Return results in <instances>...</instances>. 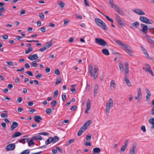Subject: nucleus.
<instances>
[{"label":"nucleus","instance_id":"obj_1","mask_svg":"<svg viewBox=\"0 0 154 154\" xmlns=\"http://www.w3.org/2000/svg\"><path fill=\"white\" fill-rule=\"evenodd\" d=\"M114 41L118 45L121 46L123 49L129 55L131 56L133 55L134 52L131 47L126 44L123 43L122 41L116 39H114Z\"/></svg>","mask_w":154,"mask_h":154},{"label":"nucleus","instance_id":"obj_2","mask_svg":"<svg viewBox=\"0 0 154 154\" xmlns=\"http://www.w3.org/2000/svg\"><path fill=\"white\" fill-rule=\"evenodd\" d=\"M89 72L91 76H93L94 79H95L97 77L98 75L97 71L98 70V68L96 67L94 68V73H93L92 72L93 68L91 65H88Z\"/></svg>","mask_w":154,"mask_h":154},{"label":"nucleus","instance_id":"obj_3","mask_svg":"<svg viewBox=\"0 0 154 154\" xmlns=\"http://www.w3.org/2000/svg\"><path fill=\"white\" fill-rule=\"evenodd\" d=\"M95 21L97 24L104 30H106L107 28L105 23L103 21L98 18H95Z\"/></svg>","mask_w":154,"mask_h":154},{"label":"nucleus","instance_id":"obj_4","mask_svg":"<svg viewBox=\"0 0 154 154\" xmlns=\"http://www.w3.org/2000/svg\"><path fill=\"white\" fill-rule=\"evenodd\" d=\"M114 104L113 101L111 98H110L108 102H107L106 104V114L108 115L109 112V110L110 108L112 107Z\"/></svg>","mask_w":154,"mask_h":154},{"label":"nucleus","instance_id":"obj_5","mask_svg":"<svg viewBox=\"0 0 154 154\" xmlns=\"http://www.w3.org/2000/svg\"><path fill=\"white\" fill-rule=\"evenodd\" d=\"M115 18L116 20V22L118 24V26L120 28L125 26V23L122 20L121 17L118 14H116Z\"/></svg>","mask_w":154,"mask_h":154},{"label":"nucleus","instance_id":"obj_6","mask_svg":"<svg viewBox=\"0 0 154 154\" xmlns=\"http://www.w3.org/2000/svg\"><path fill=\"white\" fill-rule=\"evenodd\" d=\"M95 42L96 43L102 46H104L107 45L106 42L101 38H96L95 39Z\"/></svg>","mask_w":154,"mask_h":154},{"label":"nucleus","instance_id":"obj_7","mask_svg":"<svg viewBox=\"0 0 154 154\" xmlns=\"http://www.w3.org/2000/svg\"><path fill=\"white\" fill-rule=\"evenodd\" d=\"M140 20L142 22L146 23L152 24L153 23L152 20L143 16H140Z\"/></svg>","mask_w":154,"mask_h":154},{"label":"nucleus","instance_id":"obj_8","mask_svg":"<svg viewBox=\"0 0 154 154\" xmlns=\"http://www.w3.org/2000/svg\"><path fill=\"white\" fill-rule=\"evenodd\" d=\"M129 63L128 62H126L125 64V77H127L129 74Z\"/></svg>","mask_w":154,"mask_h":154},{"label":"nucleus","instance_id":"obj_9","mask_svg":"<svg viewBox=\"0 0 154 154\" xmlns=\"http://www.w3.org/2000/svg\"><path fill=\"white\" fill-rule=\"evenodd\" d=\"M128 143V140L126 139L124 141V144L120 148V153H122L124 152L127 146Z\"/></svg>","mask_w":154,"mask_h":154},{"label":"nucleus","instance_id":"obj_10","mask_svg":"<svg viewBox=\"0 0 154 154\" xmlns=\"http://www.w3.org/2000/svg\"><path fill=\"white\" fill-rule=\"evenodd\" d=\"M15 146L14 144L11 143L7 145L5 148L7 151L13 150L15 149Z\"/></svg>","mask_w":154,"mask_h":154},{"label":"nucleus","instance_id":"obj_11","mask_svg":"<svg viewBox=\"0 0 154 154\" xmlns=\"http://www.w3.org/2000/svg\"><path fill=\"white\" fill-rule=\"evenodd\" d=\"M91 103L89 99H88L87 103H86V106L87 107L85 110V112L86 113H88V112L91 109Z\"/></svg>","mask_w":154,"mask_h":154},{"label":"nucleus","instance_id":"obj_12","mask_svg":"<svg viewBox=\"0 0 154 154\" xmlns=\"http://www.w3.org/2000/svg\"><path fill=\"white\" fill-rule=\"evenodd\" d=\"M132 11L139 15H143L145 14V13L140 9H134L132 10Z\"/></svg>","mask_w":154,"mask_h":154},{"label":"nucleus","instance_id":"obj_13","mask_svg":"<svg viewBox=\"0 0 154 154\" xmlns=\"http://www.w3.org/2000/svg\"><path fill=\"white\" fill-rule=\"evenodd\" d=\"M140 25L142 28V32L145 33H147L148 30L147 26L146 25L143 24H141Z\"/></svg>","mask_w":154,"mask_h":154},{"label":"nucleus","instance_id":"obj_14","mask_svg":"<svg viewBox=\"0 0 154 154\" xmlns=\"http://www.w3.org/2000/svg\"><path fill=\"white\" fill-rule=\"evenodd\" d=\"M18 124L16 122H12V124L11 127V131H13L15 128L18 126Z\"/></svg>","mask_w":154,"mask_h":154},{"label":"nucleus","instance_id":"obj_15","mask_svg":"<svg viewBox=\"0 0 154 154\" xmlns=\"http://www.w3.org/2000/svg\"><path fill=\"white\" fill-rule=\"evenodd\" d=\"M116 12L120 15L122 16L124 15V13L122 9L118 6L116 9Z\"/></svg>","mask_w":154,"mask_h":154},{"label":"nucleus","instance_id":"obj_16","mask_svg":"<svg viewBox=\"0 0 154 154\" xmlns=\"http://www.w3.org/2000/svg\"><path fill=\"white\" fill-rule=\"evenodd\" d=\"M33 117L34 121L38 123L40 122V121L42 120L41 117L39 115H35Z\"/></svg>","mask_w":154,"mask_h":154},{"label":"nucleus","instance_id":"obj_17","mask_svg":"<svg viewBox=\"0 0 154 154\" xmlns=\"http://www.w3.org/2000/svg\"><path fill=\"white\" fill-rule=\"evenodd\" d=\"M38 58V56L36 54L30 55L28 57V58L30 60H34Z\"/></svg>","mask_w":154,"mask_h":154},{"label":"nucleus","instance_id":"obj_18","mask_svg":"<svg viewBox=\"0 0 154 154\" xmlns=\"http://www.w3.org/2000/svg\"><path fill=\"white\" fill-rule=\"evenodd\" d=\"M86 129V128H85L82 126L79 129V130L78 132L77 135L78 136H81Z\"/></svg>","mask_w":154,"mask_h":154},{"label":"nucleus","instance_id":"obj_19","mask_svg":"<svg viewBox=\"0 0 154 154\" xmlns=\"http://www.w3.org/2000/svg\"><path fill=\"white\" fill-rule=\"evenodd\" d=\"M149 122L151 123L152 126L151 127V129L152 130L154 129V118H151L148 120Z\"/></svg>","mask_w":154,"mask_h":154},{"label":"nucleus","instance_id":"obj_20","mask_svg":"<svg viewBox=\"0 0 154 154\" xmlns=\"http://www.w3.org/2000/svg\"><path fill=\"white\" fill-rule=\"evenodd\" d=\"M116 83L114 80H112L110 82V88L111 89H114L116 86Z\"/></svg>","mask_w":154,"mask_h":154},{"label":"nucleus","instance_id":"obj_21","mask_svg":"<svg viewBox=\"0 0 154 154\" xmlns=\"http://www.w3.org/2000/svg\"><path fill=\"white\" fill-rule=\"evenodd\" d=\"M17 142L25 143L26 142H28V139L27 138L21 139L18 140Z\"/></svg>","mask_w":154,"mask_h":154},{"label":"nucleus","instance_id":"obj_22","mask_svg":"<svg viewBox=\"0 0 154 154\" xmlns=\"http://www.w3.org/2000/svg\"><path fill=\"white\" fill-rule=\"evenodd\" d=\"M98 86L97 84H96L94 88V96H96L97 94L98 90Z\"/></svg>","mask_w":154,"mask_h":154},{"label":"nucleus","instance_id":"obj_23","mask_svg":"<svg viewBox=\"0 0 154 154\" xmlns=\"http://www.w3.org/2000/svg\"><path fill=\"white\" fill-rule=\"evenodd\" d=\"M124 80L125 81L126 84L129 87L131 86V84L130 82L129 81V79H128L127 77H125L124 78Z\"/></svg>","mask_w":154,"mask_h":154},{"label":"nucleus","instance_id":"obj_24","mask_svg":"<svg viewBox=\"0 0 154 154\" xmlns=\"http://www.w3.org/2000/svg\"><path fill=\"white\" fill-rule=\"evenodd\" d=\"M22 134L18 131L15 132L12 135V137L13 138L16 137L21 136L22 135Z\"/></svg>","mask_w":154,"mask_h":154},{"label":"nucleus","instance_id":"obj_25","mask_svg":"<svg viewBox=\"0 0 154 154\" xmlns=\"http://www.w3.org/2000/svg\"><path fill=\"white\" fill-rule=\"evenodd\" d=\"M91 121L90 120H89L87 122H86L82 127L84 128H86V129L87 128V127L89 126L91 123Z\"/></svg>","mask_w":154,"mask_h":154},{"label":"nucleus","instance_id":"obj_26","mask_svg":"<svg viewBox=\"0 0 154 154\" xmlns=\"http://www.w3.org/2000/svg\"><path fill=\"white\" fill-rule=\"evenodd\" d=\"M101 151L100 149L98 147H95L93 149L92 151L93 154H96V153H99Z\"/></svg>","mask_w":154,"mask_h":154},{"label":"nucleus","instance_id":"obj_27","mask_svg":"<svg viewBox=\"0 0 154 154\" xmlns=\"http://www.w3.org/2000/svg\"><path fill=\"white\" fill-rule=\"evenodd\" d=\"M145 37L146 38L148 41L151 44H152L153 42H154V41L151 39L149 36H148L147 35H146L145 36Z\"/></svg>","mask_w":154,"mask_h":154},{"label":"nucleus","instance_id":"obj_28","mask_svg":"<svg viewBox=\"0 0 154 154\" xmlns=\"http://www.w3.org/2000/svg\"><path fill=\"white\" fill-rule=\"evenodd\" d=\"M119 67L120 70L121 71H123L124 70V66L123 64L122 61H120L119 63Z\"/></svg>","mask_w":154,"mask_h":154},{"label":"nucleus","instance_id":"obj_29","mask_svg":"<svg viewBox=\"0 0 154 154\" xmlns=\"http://www.w3.org/2000/svg\"><path fill=\"white\" fill-rule=\"evenodd\" d=\"M53 139L52 137H49L48 139L45 141V143L46 145L50 144L51 142L53 141Z\"/></svg>","mask_w":154,"mask_h":154},{"label":"nucleus","instance_id":"obj_30","mask_svg":"<svg viewBox=\"0 0 154 154\" xmlns=\"http://www.w3.org/2000/svg\"><path fill=\"white\" fill-rule=\"evenodd\" d=\"M137 143L136 142L133 143L132 147V149L130 150V151L135 152V149L137 146Z\"/></svg>","mask_w":154,"mask_h":154},{"label":"nucleus","instance_id":"obj_31","mask_svg":"<svg viewBox=\"0 0 154 154\" xmlns=\"http://www.w3.org/2000/svg\"><path fill=\"white\" fill-rule=\"evenodd\" d=\"M100 13L102 14V15H103L106 18V19L108 20L109 21H110L112 23H113L114 21L111 18H109L108 16L106 15L103 14V13H102L101 12H100Z\"/></svg>","mask_w":154,"mask_h":154},{"label":"nucleus","instance_id":"obj_32","mask_svg":"<svg viewBox=\"0 0 154 154\" xmlns=\"http://www.w3.org/2000/svg\"><path fill=\"white\" fill-rule=\"evenodd\" d=\"M102 52L104 54L106 55H108L109 54V51L107 49H102Z\"/></svg>","mask_w":154,"mask_h":154},{"label":"nucleus","instance_id":"obj_33","mask_svg":"<svg viewBox=\"0 0 154 154\" xmlns=\"http://www.w3.org/2000/svg\"><path fill=\"white\" fill-rule=\"evenodd\" d=\"M131 25L135 28H137L139 26V24L138 22L136 21L131 24Z\"/></svg>","mask_w":154,"mask_h":154},{"label":"nucleus","instance_id":"obj_34","mask_svg":"<svg viewBox=\"0 0 154 154\" xmlns=\"http://www.w3.org/2000/svg\"><path fill=\"white\" fill-rule=\"evenodd\" d=\"M32 138L34 140H41L42 139V138L41 136H33L32 137Z\"/></svg>","mask_w":154,"mask_h":154},{"label":"nucleus","instance_id":"obj_35","mask_svg":"<svg viewBox=\"0 0 154 154\" xmlns=\"http://www.w3.org/2000/svg\"><path fill=\"white\" fill-rule=\"evenodd\" d=\"M76 86V85H72L71 87L72 88L70 89V91L73 93H75L76 92V90L75 88H74Z\"/></svg>","mask_w":154,"mask_h":154},{"label":"nucleus","instance_id":"obj_36","mask_svg":"<svg viewBox=\"0 0 154 154\" xmlns=\"http://www.w3.org/2000/svg\"><path fill=\"white\" fill-rule=\"evenodd\" d=\"M137 96L141 98L142 97L141 90L140 88H139L137 92Z\"/></svg>","mask_w":154,"mask_h":154},{"label":"nucleus","instance_id":"obj_37","mask_svg":"<svg viewBox=\"0 0 154 154\" xmlns=\"http://www.w3.org/2000/svg\"><path fill=\"white\" fill-rule=\"evenodd\" d=\"M152 104L153 106L151 110V113L152 115L154 116V100L152 101Z\"/></svg>","mask_w":154,"mask_h":154},{"label":"nucleus","instance_id":"obj_38","mask_svg":"<svg viewBox=\"0 0 154 154\" xmlns=\"http://www.w3.org/2000/svg\"><path fill=\"white\" fill-rule=\"evenodd\" d=\"M52 43L51 42H47L46 43V45L45 46H46V48H47V49L51 47L52 46Z\"/></svg>","mask_w":154,"mask_h":154},{"label":"nucleus","instance_id":"obj_39","mask_svg":"<svg viewBox=\"0 0 154 154\" xmlns=\"http://www.w3.org/2000/svg\"><path fill=\"white\" fill-rule=\"evenodd\" d=\"M52 139L53 140V143H54L59 140V138L57 136H55L54 138L52 137Z\"/></svg>","mask_w":154,"mask_h":154},{"label":"nucleus","instance_id":"obj_40","mask_svg":"<svg viewBox=\"0 0 154 154\" xmlns=\"http://www.w3.org/2000/svg\"><path fill=\"white\" fill-rule=\"evenodd\" d=\"M74 141V139H72L69 140H68V141L66 143V146H68L70 145L71 143H73Z\"/></svg>","mask_w":154,"mask_h":154},{"label":"nucleus","instance_id":"obj_41","mask_svg":"<svg viewBox=\"0 0 154 154\" xmlns=\"http://www.w3.org/2000/svg\"><path fill=\"white\" fill-rule=\"evenodd\" d=\"M58 5H59L60 7L61 8H63L64 5V3L62 1H60L58 2Z\"/></svg>","mask_w":154,"mask_h":154},{"label":"nucleus","instance_id":"obj_42","mask_svg":"<svg viewBox=\"0 0 154 154\" xmlns=\"http://www.w3.org/2000/svg\"><path fill=\"white\" fill-rule=\"evenodd\" d=\"M33 50V48H29L27 49L25 51V53L26 54H28L30 52L32 51Z\"/></svg>","mask_w":154,"mask_h":154},{"label":"nucleus","instance_id":"obj_43","mask_svg":"<svg viewBox=\"0 0 154 154\" xmlns=\"http://www.w3.org/2000/svg\"><path fill=\"white\" fill-rule=\"evenodd\" d=\"M29 150L27 149L22 151L20 154H29Z\"/></svg>","mask_w":154,"mask_h":154},{"label":"nucleus","instance_id":"obj_44","mask_svg":"<svg viewBox=\"0 0 154 154\" xmlns=\"http://www.w3.org/2000/svg\"><path fill=\"white\" fill-rule=\"evenodd\" d=\"M110 4V6L112 8H115V9H116L118 7L117 5L113 4V2L111 3Z\"/></svg>","mask_w":154,"mask_h":154},{"label":"nucleus","instance_id":"obj_45","mask_svg":"<svg viewBox=\"0 0 154 154\" xmlns=\"http://www.w3.org/2000/svg\"><path fill=\"white\" fill-rule=\"evenodd\" d=\"M33 139L32 138V139H31L28 142V145L29 146H31V145H34V143L33 141Z\"/></svg>","mask_w":154,"mask_h":154},{"label":"nucleus","instance_id":"obj_46","mask_svg":"<svg viewBox=\"0 0 154 154\" xmlns=\"http://www.w3.org/2000/svg\"><path fill=\"white\" fill-rule=\"evenodd\" d=\"M39 135H49V134L46 132H41L38 134Z\"/></svg>","mask_w":154,"mask_h":154},{"label":"nucleus","instance_id":"obj_47","mask_svg":"<svg viewBox=\"0 0 154 154\" xmlns=\"http://www.w3.org/2000/svg\"><path fill=\"white\" fill-rule=\"evenodd\" d=\"M47 49V48H46V46H44L43 47H42V48H40L39 49V51L42 52L45 50H46Z\"/></svg>","mask_w":154,"mask_h":154},{"label":"nucleus","instance_id":"obj_48","mask_svg":"<svg viewBox=\"0 0 154 154\" xmlns=\"http://www.w3.org/2000/svg\"><path fill=\"white\" fill-rule=\"evenodd\" d=\"M61 79L60 78L59 79L57 78V81L55 82L56 85H57L58 84H59L61 82Z\"/></svg>","mask_w":154,"mask_h":154},{"label":"nucleus","instance_id":"obj_49","mask_svg":"<svg viewBox=\"0 0 154 154\" xmlns=\"http://www.w3.org/2000/svg\"><path fill=\"white\" fill-rule=\"evenodd\" d=\"M58 90H56L54 91V97H57L58 94Z\"/></svg>","mask_w":154,"mask_h":154},{"label":"nucleus","instance_id":"obj_50","mask_svg":"<svg viewBox=\"0 0 154 154\" xmlns=\"http://www.w3.org/2000/svg\"><path fill=\"white\" fill-rule=\"evenodd\" d=\"M31 65L34 67H35L37 66V64L35 61H33L31 63Z\"/></svg>","mask_w":154,"mask_h":154},{"label":"nucleus","instance_id":"obj_51","mask_svg":"<svg viewBox=\"0 0 154 154\" xmlns=\"http://www.w3.org/2000/svg\"><path fill=\"white\" fill-rule=\"evenodd\" d=\"M56 149L57 151L59 152L60 153H62L63 152L62 151V149L60 148L59 147H57L56 148Z\"/></svg>","mask_w":154,"mask_h":154},{"label":"nucleus","instance_id":"obj_52","mask_svg":"<svg viewBox=\"0 0 154 154\" xmlns=\"http://www.w3.org/2000/svg\"><path fill=\"white\" fill-rule=\"evenodd\" d=\"M86 139L87 140H90L91 139V136L90 134L87 135Z\"/></svg>","mask_w":154,"mask_h":154},{"label":"nucleus","instance_id":"obj_53","mask_svg":"<svg viewBox=\"0 0 154 154\" xmlns=\"http://www.w3.org/2000/svg\"><path fill=\"white\" fill-rule=\"evenodd\" d=\"M77 109V106L75 105H74L70 108V109L72 111L76 110Z\"/></svg>","mask_w":154,"mask_h":154},{"label":"nucleus","instance_id":"obj_54","mask_svg":"<svg viewBox=\"0 0 154 154\" xmlns=\"http://www.w3.org/2000/svg\"><path fill=\"white\" fill-rule=\"evenodd\" d=\"M7 65L9 66H11L13 64V62L11 61H7L6 62Z\"/></svg>","mask_w":154,"mask_h":154},{"label":"nucleus","instance_id":"obj_55","mask_svg":"<svg viewBox=\"0 0 154 154\" xmlns=\"http://www.w3.org/2000/svg\"><path fill=\"white\" fill-rule=\"evenodd\" d=\"M57 102L55 100H54L51 103V105L52 106H54L56 104Z\"/></svg>","mask_w":154,"mask_h":154},{"label":"nucleus","instance_id":"obj_56","mask_svg":"<svg viewBox=\"0 0 154 154\" xmlns=\"http://www.w3.org/2000/svg\"><path fill=\"white\" fill-rule=\"evenodd\" d=\"M1 116L2 118H8V115L7 114L2 113L1 114Z\"/></svg>","mask_w":154,"mask_h":154},{"label":"nucleus","instance_id":"obj_57","mask_svg":"<svg viewBox=\"0 0 154 154\" xmlns=\"http://www.w3.org/2000/svg\"><path fill=\"white\" fill-rule=\"evenodd\" d=\"M151 94H147L146 96V100L147 101H149L150 100V97Z\"/></svg>","mask_w":154,"mask_h":154},{"label":"nucleus","instance_id":"obj_58","mask_svg":"<svg viewBox=\"0 0 154 154\" xmlns=\"http://www.w3.org/2000/svg\"><path fill=\"white\" fill-rule=\"evenodd\" d=\"M46 112L47 114L50 113L51 112V109L50 108H47L46 110Z\"/></svg>","mask_w":154,"mask_h":154},{"label":"nucleus","instance_id":"obj_59","mask_svg":"<svg viewBox=\"0 0 154 154\" xmlns=\"http://www.w3.org/2000/svg\"><path fill=\"white\" fill-rule=\"evenodd\" d=\"M62 100L63 101H65L66 99V95L65 94H62Z\"/></svg>","mask_w":154,"mask_h":154},{"label":"nucleus","instance_id":"obj_60","mask_svg":"<svg viewBox=\"0 0 154 154\" xmlns=\"http://www.w3.org/2000/svg\"><path fill=\"white\" fill-rule=\"evenodd\" d=\"M26 73L30 76H33V74L31 71H27L26 72Z\"/></svg>","mask_w":154,"mask_h":154},{"label":"nucleus","instance_id":"obj_61","mask_svg":"<svg viewBox=\"0 0 154 154\" xmlns=\"http://www.w3.org/2000/svg\"><path fill=\"white\" fill-rule=\"evenodd\" d=\"M23 99L21 97H18L17 100V101H18L19 103H20L22 100Z\"/></svg>","mask_w":154,"mask_h":154},{"label":"nucleus","instance_id":"obj_62","mask_svg":"<svg viewBox=\"0 0 154 154\" xmlns=\"http://www.w3.org/2000/svg\"><path fill=\"white\" fill-rule=\"evenodd\" d=\"M39 15L40 17L41 18H44V14L42 13H40L39 14Z\"/></svg>","mask_w":154,"mask_h":154},{"label":"nucleus","instance_id":"obj_63","mask_svg":"<svg viewBox=\"0 0 154 154\" xmlns=\"http://www.w3.org/2000/svg\"><path fill=\"white\" fill-rule=\"evenodd\" d=\"M55 73L58 75H59L60 74V72L58 69H55Z\"/></svg>","mask_w":154,"mask_h":154},{"label":"nucleus","instance_id":"obj_64","mask_svg":"<svg viewBox=\"0 0 154 154\" xmlns=\"http://www.w3.org/2000/svg\"><path fill=\"white\" fill-rule=\"evenodd\" d=\"M25 13H26V11L25 10H22L20 12V15H22L25 14Z\"/></svg>","mask_w":154,"mask_h":154}]
</instances>
